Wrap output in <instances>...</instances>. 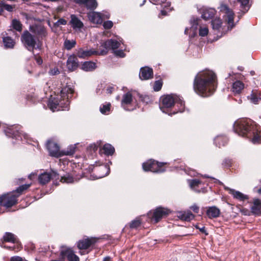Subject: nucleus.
Instances as JSON below:
<instances>
[{"label": "nucleus", "mask_w": 261, "mask_h": 261, "mask_svg": "<svg viewBox=\"0 0 261 261\" xmlns=\"http://www.w3.org/2000/svg\"><path fill=\"white\" fill-rule=\"evenodd\" d=\"M143 218H146V216H141L140 217L137 218L135 220L132 221L130 223V227L131 228H136L138 226H139L143 220Z\"/></svg>", "instance_id": "obj_36"}, {"label": "nucleus", "mask_w": 261, "mask_h": 261, "mask_svg": "<svg viewBox=\"0 0 261 261\" xmlns=\"http://www.w3.org/2000/svg\"><path fill=\"white\" fill-rule=\"evenodd\" d=\"M114 54L119 57L123 58L124 57L125 55L124 53L122 48L119 50H116L114 51Z\"/></svg>", "instance_id": "obj_49"}, {"label": "nucleus", "mask_w": 261, "mask_h": 261, "mask_svg": "<svg viewBox=\"0 0 261 261\" xmlns=\"http://www.w3.org/2000/svg\"><path fill=\"white\" fill-rule=\"evenodd\" d=\"M12 25L15 30L18 32H21L22 30V24L20 22L16 19L12 20Z\"/></svg>", "instance_id": "obj_43"}, {"label": "nucleus", "mask_w": 261, "mask_h": 261, "mask_svg": "<svg viewBox=\"0 0 261 261\" xmlns=\"http://www.w3.org/2000/svg\"><path fill=\"white\" fill-rule=\"evenodd\" d=\"M222 25L221 20L219 18H216L212 21V25L213 30L219 31Z\"/></svg>", "instance_id": "obj_38"}, {"label": "nucleus", "mask_w": 261, "mask_h": 261, "mask_svg": "<svg viewBox=\"0 0 261 261\" xmlns=\"http://www.w3.org/2000/svg\"><path fill=\"white\" fill-rule=\"evenodd\" d=\"M96 241V240L94 238L83 239L77 242V246L80 250L87 249L93 244Z\"/></svg>", "instance_id": "obj_17"}, {"label": "nucleus", "mask_w": 261, "mask_h": 261, "mask_svg": "<svg viewBox=\"0 0 261 261\" xmlns=\"http://www.w3.org/2000/svg\"><path fill=\"white\" fill-rule=\"evenodd\" d=\"M121 107L126 111H133L136 108L137 102L132 94L128 92L123 95L121 101Z\"/></svg>", "instance_id": "obj_11"}, {"label": "nucleus", "mask_w": 261, "mask_h": 261, "mask_svg": "<svg viewBox=\"0 0 261 261\" xmlns=\"http://www.w3.org/2000/svg\"><path fill=\"white\" fill-rule=\"evenodd\" d=\"M162 87V82L161 81H155L154 86L153 89L155 91H159L160 90Z\"/></svg>", "instance_id": "obj_47"}, {"label": "nucleus", "mask_w": 261, "mask_h": 261, "mask_svg": "<svg viewBox=\"0 0 261 261\" xmlns=\"http://www.w3.org/2000/svg\"><path fill=\"white\" fill-rule=\"evenodd\" d=\"M181 218L185 221H189L194 218V215L189 211L184 212L180 215Z\"/></svg>", "instance_id": "obj_39"}, {"label": "nucleus", "mask_w": 261, "mask_h": 261, "mask_svg": "<svg viewBox=\"0 0 261 261\" xmlns=\"http://www.w3.org/2000/svg\"><path fill=\"white\" fill-rule=\"evenodd\" d=\"M16 237L13 233L10 232H6L3 236V241H2V242H7L15 243L16 242Z\"/></svg>", "instance_id": "obj_33"}, {"label": "nucleus", "mask_w": 261, "mask_h": 261, "mask_svg": "<svg viewBox=\"0 0 261 261\" xmlns=\"http://www.w3.org/2000/svg\"><path fill=\"white\" fill-rule=\"evenodd\" d=\"M216 87V76L212 71L199 72L195 77L194 90L197 94L202 97H208L212 95Z\"/></svg>", "instance_id": "obj_1"}, {"label": "nucleus", "mask_w": 261, "mask_h": 261, "mask_svg": "<svg viewBox=\"0 0 261 261\" xmlns=\"http://www.w3.org/2000/svg\"><path fill=\"white\" fill-rule=\"evenodd\" d=\"M114 88V87L109 86L106 89L107 93L108 94H111L113 91Z\"/></svg>", "instance_id": "obj_60"}, {"label": "nucleus", "mask_w": 261, "mask_h": 261, "mask_svg": "<svg viewBox=\"0 0 261 261\" xmlns=\"http://www.w3.org/2000/svg\"><path fill=\"white\" fill-rule=\"evenodd\" d=\"M93 55H101L100 51L94 48L84 49L80 48L76 50V56L81 59H85Z\"/></svg>", "instance_id": "obj_13"}, {"label": "nucleus", "mask_w": 261, "mask_h": 261, "mask_svg": "<svg viewBox=\"0 0 261 261\" xmlns=\"http://www.w3.org/2000/svg\"><path fill=\"white\" fill-rule=\"evenodd\" d=\"M21 40L24 46L29 50L33 51L34 48H39V46L36 45V41L34 36L28 31H24L21 35Z\"/></svg>", "instance_id": "obj_9"}, {"label": "nucleus", "mask_w": 261, "mask_h": 261, "mask_svg": "<svg viewBox=\"0 0 261 261\" xmlns=\"http://www.w3.org/2000/svg\"><path fill=\"white\" fill-rule=\"evenodd\" d=\"M188 184L191 189L197 192H200L201 190L198 189L201 184V181L197 179L188 180Z\"/></svg>", "instance_id": "obj_28"}, {"label": "nucleus", "mask_w": 261, "mask_h": 261, "mask_svg": "<svg viewBox=\"0 0 261 261\" xmlns=\"http://www.w3.org/2000/svg\"><path fill=\"white\" fill-rule=\"evenodd\" d=\"M164 163H159L154 160H150L142 164V167L145 171H151L155 173H162L165 171L162 166Z\"/></svg>", "instance_id": "obj_12"}, {"label": "nucleus", "mask_w": 261, "mask_h": 261, "mask_svg": "<svg viewBox=\"0 0 261 261\" xmlns=\"http://www.w3.org/2000/svg\"><path fill=\"white\" fill-rule=\"evenodd\" d=\"M206 214L209 218H215L219 216L220 210L216 206H213L207 208Z\"/></svg>", "instance_id": "obj_24"}, {"label": "nucleus", "mask_w": 261, "mask_h": 261, "mask_svg": "<svg viewBox=\"0 0 261 261\" xmlns=\"http://www.w3.org/2000/svg\"><path fill=\"white\" fill-rule=\"evenodd\" d=\"M0 246L1 247L4 248L8 249L11 250H15V248L14 247V246H8L6 245H4L3 242H1V241H0Z\"/></svg>", "instance_id": "obj_54"}, {"label": "nucleus", "mask_w": 261, "mask_h": 261, "mask_svg": "<svg viewBox=\"0 0 261 261\" xmlns=\"http://www.w3.org/2000/svg\"><path fill=\"white\" fill-rule=\"evenodd\" d=\"M60 181L62 182L70 184L73 182L74 180L72 176L68 174L67 175L62 176Z\"/></svg>", "instance_id": "obj_44"}, {"label": "nucleus", "mask_w": 261, "mask_h": 261, "mask_svg": "<svg viewBox=\"0 0 261 261\" xmlns=\"http://www.w3.org/2000/svg\"><path fill=\"white\" fill-rule=\"evenodd\" d=\"M103 261H110L111 260V257H109V256H107V257H105L104 258H103Z\"/></svg>", "instance_id": "obj_64"}, {"label": "nucleus", "mask_w": 261, "mask_h": 261, "mask_svg": "<svg viewBox=\"0 0 261 261\" xmlns=\"http://www.w3.org/2000/svg\"><path fill=\"white\" fill-rule=\"evenodd\" d=\"M51 177V175L50 173L44 172L39 175L38 180L40 184L45 185L50 181Z\"/></svg>", "instance_id": "obj_31"}, {"label": "nucleus", "mask_w": 261, "mask_h": 261, "mask_svg": "<svg viewBox=\"0 0 261 261\" xmlns=\"http://www.w3.org/2000/svg\"><path fill=\"white\" fill-rule=\"evenodd\" d=\"M96 65L95 63L92 61L84 62L81 66V69L85 71H91L96 69Z\"/></svg>", "instance_id": "obj_27"}, {"label": "nucleus", "mask_w": 261, "mask_h": 261, "mask_svg": "<svg viewBox=\"0 0 261 261\" xmlns=\"http://www.w3.org/2000/svg\"><path fill=\"white\" fill-rule=\"evenodd\" d=\"M30 31L38 37H44L46 35V31L43 25L41 24H34L30 27Z\"/></svg>", "instance_id": "obj_16"}, {"label": "nucleus", "mask_w": 261, "mask_h": 261, "mask_svg": "<svg viewBox=\"0 0 261 261\" xmlns=\"http://www.w3.org/2000/svg\"><path fill=\"white\" fill-rule=\"evenodd\" d=\"M90 147L92 148L93 150L94 151L97 150V146L95 144L91 145Z\"/></svg>", "instance_id": "obj_63"}, {"label": "nucleus", "mask_w": 261, "mask_h": 261, "mask_svg": "<svg viewBox=\"0 0 261 261\" xmlns=\"http://www.w3.org/2000/svg\"><path fill=\"white\" fill-rule=\"evenodd\" d=\"M67 23V21L63 18L59 19L56 23L55 25L59 26L60 25H65Z\"/></svg>", "instance_id": "obj_51"}, {"label": "nucleus", "mask_w": 261, "mask_h": 261, "mask_svg": "<svg viewBox=\"0 0 261 261\" xmlns=\"http://www.w3.org/2000/svg\"><path fill=\"white\" fill-rule=\"evenodd\" d=\"M113 23L110 20L106 21L103 23V27L106 29H110L113 27Z\"/></svg>", "instance_id": "obj_48"}, {"label": "nucleus", "mask_w": 261, "mask_h": 261, "mask_svg": "<svg viewBox=\"0 0 261 261\" xmlns=\"http://www.w3.org/2000/svg\"><path fill=\"white\" fill-rule=\"evenodd\" d=\"M60 253L63 259L66 257L68 261H80L78 256L71 249L63 247Z\"/></svg>", "instance_id": "obj_15"}, {"label": "nucleus", "mask_w": 261, "mask_h": 261, "mask_svg": "<svg viewBox=\"0 0 261 261\" xmlns=\"http://www.w3.org/2000/svg\"><path fill=\"white\" fill-rule=\"evenodd\" d=\"M70 18L69 23L73 30L80 31L83 28L84 23L77 16L74 14H71L70 15Z\"/></svg>", "instance_id": "obj_18"}, {"label": "nucleus", "mask_w": 261, "mask_h": 261, "mask_svg": "<svg viewBox=\"0 0 261 261\" xmlns=\"http://www.w3.org/2000/svg\"><path fill=\"white\" fill-rule=\"evenodd\" d=\"M99 169L100 170L105 171L106 172V173L103 174L98 175L97 177V178H100L105 177L109 173L110 168H109V165H105V166H102Z\"/></svg>", "instance_id": "obj_45"}, {"label": "nucleus", "mask_w": 261, "mask_h": 261, "mask_svg": "<svg viewBox=\"0 0 261 261\" xmlns=\"http://www.w3.org/2000/svg\"><path fill=\"white\" fill-rule=\"evenodd\" d=\"M251 212L255 215H260L261 214V201L259 199H255L253 200Z\"/></svg>", "instance_id": "obj_26"}, {"label": "nucleus", "mask_w": 261, "mask_h": 261, "mask_svg": "<svg viewBox=\"0 0 261 261\" xmlns=\"http://www.w3.org/2000/svg\"><path fill=\"white\" fill-rule=\"evenodd\" d=\"M170 210L162 207H159L153 211H150L146 216L147 221L152 223H158L162 218L166 216Z\"/></svg>", "instance_id": "obj_7"}, {"label": "nucleus", "mask_w": 261, "mask_h": 261, "mask_svg": "<svg viewBox=\"0 0 261 261\" xmlns=\"http://www.w3.org/2000/svg\"><path fill=\"white\" fill-rule=\"evenodd\" d=\"M3 8L9 12H11L13 10V6L8 4L4 5Z\"/></svg>", "instance_id": "obj_55"}, {"label": "nucleus", "mask_w": 261, "mask_h": 261, "mask_svg": "<svg viewBox=\"0 0 261 261\" xmlns=\"http://www.w3.org/2000/svg\"><path fill=\"white\" fill-rule=\"evenodd\" d=\"M14 244H15V245H14V247L15 248V251H18L21 249V245L19 243L18 241H17V239H16V242Z\"/></svg>", "instance_id": "obj_57"}, {"label": "nucleus", "mask_w": 261, "mask_h": 261, "mask_svg": "<svg viewBox=\"0 0 261 261\" xmlns=\"http://www.w3.org/2000/svg\"><path fill=\"white\" fill-rule=\"evenodd\" d=\"M89 20L93 23L101 24L102 22V14L100 12L94 11L88 13Z\"/></svg>", "instance_id": "obj_21"}, {"label": "nucleus", "mask_w": 261, "mask_h": 261, "mask_svg": "<svg viewBox=\"0 0 261 261\" xmlns=\"http://www.w3.org/2000/svg\"><path fill=\"white\" fill-rule=\"evenodd\" d=\"M36 61L39 65H40L42 63V60L40 58H36Z\"/></svg>", "instance_id": "obj_62"}, {"label": "nucleus", "mask_w": 261, "mask_h": 261, "mask_svg": "<svg viewBox=\"0 0 261 261\" xmlns=\"http://www.w3.org/2000/svg\"><path fill=\"white\" fill-rule=\"evenodd\" d=\"M18 133L19 134L18 137H20L21 139H22L21 136H23L25 139H27L28 138V134L21 132H18Z\"/></svg>", "instance_id": "obj_59"}, {"label": "nucleus", "mask_w": 261, "mask_h": 261, "mask_svg": "<svg viewBox=\"0 0 261 261\" xmlns=\"http://www.w3.org/2000/svg\"><path fill=\"white\" fill-rule=\"evenodd\" d=\"M227 142V138L224 136H218L214 139L215 144L219 147L224 146Z\"/></svg>", "instance_id": "obj_32"}, {"label": "nucleus", "mask_w": 261, "mask_h": 261, "mask_svg": "<svg viewBox=\"0 0 261 261\" xmlns=\"http://www.w3.org/2000/svg\"><path fill=\"white\" fill-rule=\"evenodd\" d=\"M170 3H165L164 5L162 6L163 7V9L161 11V14L162 15L165 16V15H167L168 12L171 10V9H169L167 8L168 6H170Z\"/></svg>", "instance_id": "obj_46"}, {"label": "nucleus", "mask_w": 261, "mask_h": 261, "mask_svg": "<svg viewBox=\"0 0 261 261\" xmlns=\"http://www.w3.org/2000/svg\"><path fill=\"white\" fill-rule=\"evenodd\" d=\"M233 129L239 135L251 139L254 144L261 143V130L251 121L244 119L237 120L234 123Z\"/></svg>", "instance_id": "obj_2"}, {"label": "nucleus", "mask_w": 261, "mask_h": 261, "mask_svg": "<svg viewBox=\"0 0 261 261\" xmlns=\"http://www.w3.org/2000/svg\"><path fill=\"white\" fill-rule=\"evenodd\" d=\"M224 189L228 191L229 193L232 195L234 198L237 199L240 201H244L249 198L248 196L247 195H245L243 193L240 192V191H236L234 189H230L227 187H225Z\"/></svg>", "instance_id": "obj_19"}, {"label": "nucleus", "mask_w": 261, "mask_h": 261, "mask_svg": "<svg viewBox=\"0 0 261 261\" xmlns=\"http://www.w3.org/2000/svg\"><path fill=\"white\" fill-rule=\"evenodd\" d=\"M201 19L193 17L190 20L191 27L186 28L185 33L188 34L191 38H194L197 35V30H199V35L201 37H205L208 33V29L205 25H201Z\"/></svg>", "instance_id": "obj_6"}, {"label": "nucleus", "mask_w": 261, "mask_h": 261, "mask_svg": "<svg viewBox=\"0 0 261 261\" xmlns=\"http://www.w3.org/2000/svg\"><path fill=\"white\" fill-rule=\"evenodd\" d=\"M76 145H69L66 149L62 150V155H72L75 151Z\"/></svg>", "instance_id": "obj_35"}, {"label": "nucleus", "mask_w": 261, "mask_h": 261, "mask_svg": "<svg viewBox=\"0 0 261 261\" xmlns=\"http://www.w3.org/2000/svg\"><path fill=\"white\" fill-rule=\"evenodd\" d=\"M248 98L254 104H257L259 100L260 99L259 95L255 93H252L250 95L248 96Z\"/></svg>", "instance_id": "obj_41"}, {"label": "nucleus", "mask_w": 261, "mask_h": 261, "mask_svg": "<svg viewBox=\"0 0 261 261\" xmlns=\"http://www.w3.org/2000/svg\"><path fill=\"white\" fill-rule=\"evenodd\" d=\"M31 184H25L19 186L15 192L7 193L0 198V204L6 207H10L16 204L17 198L24 190L29 188Z\"/></svg>", "instance_id": "obj_5"}, {"label": "nucleus", "mask_w": 261, "mask_h": 261, "mask_svg": "<svg viewBox=\"0 0 261 261\" xmlns=\"http://www.w3.org/2000/svg\"><path fill=\"white\" fill-rule=\"evenodd\" d=\"M151 3L154 5H162L164 4L166 0H149Z\"/></svg>", "instance_id": "obj_53"}, {"label": "nucleus", "mask_w": 261, "mask_h": 261, "mask_svg": "<svg viewBox=\"0 0 261 261\" xmlns=\"http://www.w3.org/2000/svg\"><path fill=\"white\" fill-rule=\"evenodd\" d=\"M75 1L77 4L83 5L89 10L95 9L97 5L95 0H75Z\"/></svg>", "instance_id": "obj_23"}, {"label": "nucleus", "mask_w": 261, "mask_h": 261, "mask_svg": "<svg viewBox=\"0 0 261 261\" xmlns=\"http://www.w3.org/2000/svg\"><path fill=\"white\" fill-rule=\"evenodd\" d=\"M190 208L195 213H198L199 207L195 204L192 205Z\"/></svg>", "instance_id": "obj_56"}, {"label": "nucleus", "mask_w": 261, "mask_h": 261, "mask_svg": "<svg viewBox=\"0 0 261 261\" xmlns=\"http://www.w3.org/2000/svg\"><path fill=\"white\" fill-rule=\"evenodd\" d=\"M4 46L7 48H12L15 44L14 40L10 37H3Z\"/></svg>", "instance_id": "obj_34"}, {"label": "nucleus", "mask_w": 261, "mask_h": 261, "mask_svg": "<svg viewBox=\"0 0 261 261\" xmlns=\"http://www.w3.org/2000/svg\"><path fill=\"white\" fill-rule=\"evenodd\" d=\"M24 259L19 256H13L10 258V261H23Z\"/></svg>", "instance_id": "obj_52"}, {"label": "nucleus", "mask_w": 261, "mask_h": 261, "mask_svg": "<svg viewBox=\"0 0 261 261\" xmlns=\"http://www.w3.org/2000/svg\"><path fill=\"white\" fill-rule=\"evenodd\" d=\"M73 92V86L71 85H66L62 88L59 94L50 97L48 102V107L53 112L68 110L69 99L72 97Z\"/></svg>", "instance_id": "obj_3"}, {"label": "nucleus", "mask_w": 261, "mask_h": 261, "mask_svg": "<svg viewBox=\"0 0 261 261\" xmlns=\"http://www.w3.org/2000/svg\"><path fill=\"white\" fill-rule=\"evenodd\" d=\"M76 44V41L74 40L66 39L64 43L65 48L67 50H70L74 47Z\"/></svg>", "instance_id": "obj_40"}, {"label": "nucleus", "mask_w": 261, "mask_h": 261, "mask_svg": "<svg viewBox=\"0 0 261 261\" xmlns=\"http://www.w3.org/2000/svg\"><path fill=\"white\" fill-rule=\"evenodd\" d=\"M101 14H102V20L105 19L109 18L110 16V14L108 12H102Z\"/></svg>", "instance_id": "obj_58"}, {"label": "nucleus", "mask_w": 261, "mask_h": 261, "mask_svg": "<svg viewBox=\"0 0 261 261\" xmlns=\"http://www.w3.org/2000/svg\"><path fill=\"white\" fill-rule=\"evenodd\" d=\"M67 66L69 70L71 71L75 70L79 66L77 56L75 55L70 56L67 61Z\"/></svg>", "instance_id": "obj_22"}, {"label": "nucleus", "mask_w": 261, "mask_h": 261, "mask_svg": "<svg viewBox=\"0 0 261 261\" xmlns=\"http://www.w3.org/2000/svg\"><path fill=\"white\" fill-rule=\"evenodd\" d=\"M153 76V70L148 67H142L140 69L139 77L142 80H147Z\"/></svg>", "instance_id": "obj_20"}, {"label": "nucleus", "mask_w": 261, "mask_h": 261, "mask_svg": "<svg viewBox=\"0 0 261 261\" xmlns=\"http://www.w3.org/2000/svg\"><path fill=\"white\" fill-rule=\"evenodd\" d=\"M244 88V84L240 81H237L232 84V90L235 94H240Z\"/></svg>", "instance_id": "obj_30"}, {"label": "nucleus", "mask_w": 261, "mask_h": 261, "mask_svg": "<svg viewBox=\"0 0 261 261\" xmlns=\"http://www.w3.org/2000/svg\"><path fill=\"white\" fill-rule=\"evenodd\" d=\"M223 164H225L226 166H229L231 164V162L230 160L226 159L224 161Z\"/></svg>", "instance_id": "obj_61"}, {"label": "nucleus", "mask_w": 261, "mask_h": 261, "mask_svg": "<svg viewBox=\"0 0 261 261\" xmlns=\"http://www.w3.org/2000/svg\"><path fill=\"white\" fill-rule=\"evenodd\" d=\"M216 13V10L213 8H205L202 12L201 16L204 20L211 19Z\"/></svg>", "instance_id": "obj_25"}, {"label": "nucleus", "mask_w": 261, "mask_h": 261, "mask_svg": "<svg viewBox=\"0 0 261 261\" xmlns=\"http://www.w3.org/2000/svg\"><path fill=\"white\" fill-rule=\"evenodd\" d=\"M103 150L106 154L112 155L115 151L114 148L110 144H106L103 146Z\"/></svg>", "instance_id": "obj_37"}, {"label": "nucleus", "mask_w": 261, "mask_h": 261, "mask_svg": "<svg viewBox=\"0 0 261 261\" xmlns=\"http://www.w3.org/2000/svg\"><path fill=\"white\" fill-rule=\"evenodd\" d=\"M219 9L220 12L223 14V18L227 22L228 28L231 29L234 25L233 22V12L227 5L224 4H221Z\"/></svg>", "instance_id": "obj_10"}, {"label": "nucleus", "mask_w": 261, "mask_h": 261, "mask_svg": "<svg viewBox=\"0 0 261 261\" xmlns=\"http://www.w3.org/2000/svg\"><path fill=\"white\" fill-rule=\"evenodd\" d=\"M47 148L51 156L56 158L62 156V151L60 150L59 146L57 143L48 141L47 143Z\"/></svg>", "instance_id": "obj_14"}, {"label": "nucleus", "mask_w": 261, "mask_h": 261, "mask_svg": "<svg viewBox=\"0 0 261 261\" xmlns=\"http://www.w3.org/2000/svg\"><path fill=\"white\" fill-rule=\"evenodd\" d=\"M184 102L177 95H166L161 97L160 108L164 113L169 115L183 112Z\"/></svg>", "instance_id": "obj_4"}, {"label": "nucleus", "mask_w": 261, "mask_h": 261, "mask_svg": "<svg viewBox=\"0 0 261 261\" xmlns=\"http://www.w3.org/2000/svg\"><path fill=\"white\" fill-rule=\"evenodd\" d=\"M121 44L123 45L122 39L120 38L117 39H108L101 44V46L103 49H101L100 54L101 55H105L107 54L109 49H112L114 51L118 48H123Z\"/></svg>", "instance_id": "obj_8"}, {"label": "nucleus", "mask_w": 261, "mask_h": 261, "mask_svg": "<svg viewBox=\"0 0 261 261\" xmlns=\"http://www.w3.org/2000/svg\"><path fill=\"white\" fill-rule=\"evenodd\" d=\"M110 107L111 104L110 103H107L106 104L102 105L100 107V112L102 114H107L110 111Z\"/></svg>", "instance_id": "obj_42"}, {"label": "nucleus", "mask_w": 261, "mask_h": 261, "mask_svg": "<svg viewBox=\"0 0 261 261\" xmlns=\"http://www.w3.org/2000/svg\"><path fill=\"white\" fill-rule=\"evenodd\" d=\"M60 73L58 68L55 67L51 69L49 71V74L51 75H57Z\"/></svg>", "instance_id": "obj_50"}, {"label": "nucleus", "mask_w": 261, "mask_h": 261, "mask_svg": "<svg viewBox=\"0 0 261 261\" xmlns=\"http://www.w3.org/2000/svg\"><path fill=\"white\" fill-rule=\"evenodd\" d=\"M236 1L240 4L241 11L243 13L248 11L250 8L249 4V0H229L230 3H235Z\"/></svg>", "instance_id": "obj_29"}]
</instances>
